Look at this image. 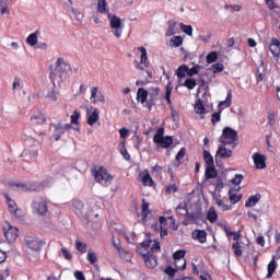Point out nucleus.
<instances>
[{"mask_svg": "<svg viewBox=\"0 0 280 280\" xmlns=\"http://www.w3.org/2000/svg\"><path fill=\"white\" fill-rule=\"evenodd\" d=\"M50 74L49 80L52 83L54 89H56V80H58L59 83L65 82L67 78H69V71L71 70V65H69L67 61H65V58L59 57L54 66L49 67Z\"/></svg>", "mask_w": 280, "mask_h": 280, "instance_id": "nucleus-1", "label": "nucleus"}, {"mask_svg": "<svg viewBox=\"0 0 280 280\" xmlns=\"http://www.w3.org/2000/svg\"><path fill=\"white\" fill-rule=\"evenodd\" d=\"M220 143L222 145H233V148L237 147L240 138L237 137V131L231 127H224L221 137L219 138Z\"/></svg>", "mask_w": 280, "mask_h": 280, "instance_id": "nucleus-2", "label": "nucleus"}, {"mask_svg": "<svg viewBox=\"0 0 280 280\" xmlns=\"http://www.w3.org/2000/svg\"><path fill=\"white\" fill-rule=\"evenodd\" d=\"M93 176L103 187H108L113 183V175L108 174V171L104 167L93 171Z\"/></svg>", "mask_w": 280, "mask_h": 280, "instance_id": "nucleus-3", "label": "nucleus"}, {"mask_svg": "<svg viewBox=\"0 0 280 280\" xmlns=\"http://www.w3.org/2000/svg\"><path fill=\"white\" fill-rule=\"evenodd\" d=\"M163 135H165V129L159 128L153 137V141L158 145H161V148L167 149L172 143H174V138H172V136L164 137Z\"/></svg>", "mask_w": 280, "mask_h": 280, "instance_id": "nucleus-4", "label": "nucleus"}, {"mask_svg": "<svg viewBox=\"0 0 280 280\" xmlns=\"http://www.w3.org/2000/svg\"><path fill=\"white\" fill-rule=\"evenodd\" d=\"M107 19L109 20V25L112 27L114 36L116 38H121V34H124V28L121 27V20L119 16L113 13H107Z\"/></svg>", "mask_w": 280, "mask_h": 280, "instance_id": "nucleus-5", "label": "nucleus"}, {"mask_svg": "<svg viewBox=\"0 0 280 280\" xmlns=\"http://www.w3.org/2000/svg\"><path fill=\"white\" fill-rule=\"evenodd\" d=\"M32 209L34 213H38V215H44V213H47L49 207L47 205V200H45L43 197H36L32 201Z\"/></svg>", "mask_w": 280, "mask_h": 280, "instance_id": "nucleus-6", "label": "nucleus"}, {"mask_svg": "<svg viewBox=\"0 0 280 280\" xmlns=\"http://www.w3.org/2000/svg\"><path fill=\"white\" fill-rule=\"evenodd\" d=\"M187 252L184 249H178L173 254V259L177 270H185L187 268V260H185V255Z\"/></svg>", "mask_w": 280, "mask_h": 280, "instance_id": "nucleus-7", "label": "nucleus"}, {"mask_svg": "<svg viewBox=\"0 0 280 280\" xmlns=\"http://www.w3.org/2000/svg\"><path fill=\"white\" fill-rule=\"evenodd\" d=\"M3 233L9 244L16 242V238L19 237V229L12 226L10 223L7 224V228H3Z\"/></svg>", "mask_w": 280, "mask_h": 280, "instance_id": "nucleus-8", "label": "nucleus"}, {"mask_svg": "<svg viewBox=\"0 0 280 280\" xmlns=\"http://www.w3.org/2000/svg\"><path fill=\"white\" fill-rule=\"evenodd\" d=\"M233 156V151L231 149H228L224 144H220L218 147L217 153H215V163L217 165H220L219 159H231Z\"/></svg>", "mask_w": 280, "mask_h": 280, "instance_id": "nucleus-9", "label": "nucleus"}, {"mask_svg": "<svg viewBox=\"0 0 280 280\" xmlns=\"http://www.w3.org/2000/svg\"><path fill=\"white\" fill-rule=\"evenodd\" d=\"M25 244L32 250L40 252L43 246H45V244H47V243L45 241L39 240V238L26 237L25 238Z\"/></svg>", "mask_w": 280, "mask_h": 280, "instance_id": "nucleus-10", "label": "nucleus"}, {"mask_svg": "<svg viewBox=\"0 0 280 280\" xmlns=\"http://www.w3.org/2000/svg\"><path fill=\"white\" fill-rule=\"evenodd\" d=\"M149 100L147 102V108H149V112L152 110V106H154L156 102V97H159V93H161V89L159 88H150L149 91Z\"/></svg>", "mask_w": 280, "mask_h": 280, "instance_id": "nucleus-11", "label": "nucleus"}, {"mask_svg": "<svg viewBox=\"0 0 280 280\" xmlns=\"http://www.w3.org/2000/svg\"><path fill=\"white\" fill-rule=\"evenodd\" d=\"M142 257L144 259V264H145L147 268H156V266H159L156 256L154 254H152V252L142 254Z\"/></svg>", "mask_w": 280, "mask_h": 280, "instance_id": "nucleus-12", "label": "nucleus"}, {"mask_svg": "<svg viewBox=\"0 0 280 280\" xmlns=\"http://www.w3.org/2000/svg\"><path fill=\"white\" fill-rule=\"evenodd\" d=\"M253 160L256 166V170H266V155L260 153H254Z\"/></svg>", "mask_w": 280, "mask_h": 280, "instance_id": "nucleus-13", "label": "nucleus"}, {"mask_svg": "<svg viewBox=\"0 0 280 280\" xmlns=\"http://www.w3.org/2000/svg\"><path fill=\"white\" fill-rule=\"evenodd\" d=\"M86 113H88V125L95 126V124L100 121V109L94 108L93 113H91L89 108H86Z\"/></svg>", "mask_w": 280, "mask_h": 280, "instance_id": "nucleus-14", "label": "nucleus"}, {"mask_svg": "<svg viewBox=\"0 0 280 280\" xmlns=\"http://www.w3.org/2000/svg\"><path fill=\"white\" fill-rule=\"evenodd\" d=\"M269 50L271 51L272 56L279 58L280 56V42L277 37L271 38V43L269 45Z\"/></svg>", "mask_w": 280, "mask_h": 280, "instance_id": "nucleus-15", "label": "nucleus"}, {"mask_svg": "<svg viewBox=\"0 0 280 280\" xmlns=\"http://www.w3.org/2000/svg\"><path fill=\"white\" fill-rule=\"evenodd\" d=\"M52 128H55V131L52 133V137L55 138V141H60V137L65 133V125L62 122L58 124H51Z\"/></svg>", "mask_w": 280, "mask_h": 280, "instance_id": "nucleus-16", "label": "nucleus"}, {"mask_svg": "<svg viewBox=\"0 0 280 280\" xmlns=\"http://www.w3.org/2000/svg\"><path fill=\"white\" fill-rule=\"evenodd\" d=\"M148 96H149L148 90L143 88L138 89V92H137L138 102H141V104H145V103L148 104Z\"/></svg>", "mask_w": 280, "mask_h": 280, "instance_id": "nucleus-17", "label": "nucleus"}, {"mask_svg": "<svg viewBox=\"0 0 280 280\" xmlns=\"http://www.w3.org/2000/svg\"><path fill=\"white\" fill-rule=\"evenodd\" d=\"M259 200H261V195L260 194L249 196L248 199L245 202L246 209H250V207H255V205H257V202H259Z\"/></svg>", "mask_w": 280, "mask_h": 280, "instance_id": "nucleus-18", "label": "nucleus"}, {"mask_svg": "<svg viewBox=\"0 0 280 280\" xmlns=\"http://www.w3.org/2000/svg\"><path fill=\"white\" fill-rule=\"evenodd\" d=\"M192 237L195 240H198V242H200V244H205V242H207V231L196 230L195 232H192Z\"/></svg>", "mask_w": 280, "mask_h": 280, "instance_id": "nucleus-19", "label": "nucleus"}, {"mask_svg": "<svg viewBox=\"0 0 280 280\" xmlns=\"http://www.w3.org/2000/svg\"><path fill=\"white\" fill-rule=\"evenodd\" d=\"M198 220H200V212H188L186 221H184V225L187 226V224L198 222Z\"/></svg>", "mask_w": 280, "mask_h": 280, "instance_id": "nucleus-20", "label": "nucleus"}, {"mask_svg": "<svg viewBox=\"0 0 280 280\" xmlns=\"http://www.w3.org/2000/svg\"><path fill=\"white\" fill-rule=\"evenodd\" d=\"M205 176L207 180H210L211 178H218V171L215 170V166H207Z\"/></svg>", "mask_w": 280, "mask_h": 280, "instance_id": "nucleus-21", "label": "nucleus"}, {"mask_svg": "<svg viewBox=\"0 0 280 280\" xmlns=\"http://www.w3.org/2000/svg\"><path fill=\"white\" fill-rule=\"evenodd\" d=\"M38 34H40V31L30 34L26 38V44L34 47L38 43Z\"/></svg>", "mask_w": 280, "mask_h": 280, "instance_id": "nucleus-22", "label": "nucleus"}, {"mask_svg": "<svg viewBox=\"0 0 280 280\" xmlns=\"http://www.w3.org/2000/svg\"><path fill=\"white\" fill-rule=\"evenodd\" d=\"M138 50L141 52V65H144V67H150V62L148 61V50L145 49V47H139Z\"/></svg>", "mask_w": 280, "mask_h": 280, "instance_id": "nucleus-23", "label": "nucleus"}, {"mask_svg": "<svg viewBox=\"0 0 280 280\" xmlns=\"http://www.w3.org/2000/svg\"><path fill=\"white\" fill-rule=\"evenodd\" d=\"M267 270H268L267 279H272V276L275 275V271L277 270V261L275 260V257L268 264Z\"/></svg>", "mask_w": 280, "mask_h": 280, "instance_id": "nucleus-24", "label": "nucleus"}, {"mask_svg": "<svg viewBox=\"0 0 280 280\" xmlns=\"http://www.w3.org/2000/svg\"><path fill=\"white\" fill-rule=\"evenodd\" d=\"M195 110L198 115H207V108L205 107L202 100H197L195 104Z\"/></svg>", "mask_w": 280, "mask_h": 280, "instance_id": "nucleus-25", "label": "nucleus"}, {"mask_svg": "<svg viewBox=\"0 0 280 280\" xmlns=\"http://www.w3.org/2000/svg\"><path fill=\"white\" fill-rule=\"evenodd\" d=\"M189 72V67L187 65H182L178 67L177 71H176V75L179 80H183V78H185V75H188Z\"/></svg>", "mask_w": 280, "mask_h": 280, "instance_id": "nucleus-26", "label": "nucleus"}, {"mask_svg": "<svg viewBox=\"0 0 280 280\" xmlns=\"http://www.w3.org/2000/svg\"><path fill=\"white\" fill-rule=\"evenodd\" d=\"M203 161L208 165V167L215 166V162L213 161V155H211V152L207 150L203 151Z\"/></svg>", "mask_w": 280, "mask_h": 280, "instance_id": "nucleus-27", "label": "nucleus"}, {"mask_svg": "<svg viewBox=\"0 0 280 280\" xmlns=\"http://www.w3.org/2000/svg\"><path fill=\"white\" fill-rule=\"evenodd\" d=\"M176 213L177 215H188L189 213V210L187 209V203L184 202V203H179L176 208Z\"/></svg>", "mask_w": 280, "mask_h": 280, "instance_id": "nucleus-28", "label": "nucleus"}, {"mask_svg": "<svg viewBox=\"0 0 280 280\" xmlns=\"http://www.w3.org/2000/svg\"><path fill=\"white\" fill-rule=\"evenodd\" d=\"M97 12H100L101 14H110V12H108V9H106V0H98Z\"/></svg>", "mask_w": 280, "mask_h": 280, "instance_id": "nucleus-29", "label": "nucleus"}, {"mask_svg": "<svg viewBox=\"0 0 280 280\" xmlns=\"http://www.w3.org/2000/svg\"><path fill=\"white\" fill-rule=\"evenodd\" d=\"M231 100H233V93L229 91L225 101L219 103V108H222V106L229 108L232 104Z\"/></svg>", "mask_w": 280, "mask_h": 280, "instance_id": "nucleus-30", "label": "nucleus"}, {"mask_svg": "<svg viewBox=\"0 0 280 280\" xmlns=\"http://www.w3.org/2000/svg\"><path fill=\"white\" fill-rule=\"evenodd\" d=\"M4 197L7 198L9 210L11 211V213H16V210L19 209L16 207V202L12 200L8 195H4Z\"/></svg>", "mask_w": 280, "mask_h": 280, "instance_id": "nucleus-31", "label": "nucleus"}, {"mask_svg": "<svg viewBox=\"0 0 280 280\" xmlns=\"http://www.w3.org/2000/svg\"><path fill=\"white\" fill-rule=\"evenodd\" d=\"M179 27L184 32V34H187V36H194V27L191 25L180 23Z\"/></svg>", "mask_w": 280, "mask_h": 280, "instance_id": "nucleus-32", "label": "nucleus"}, {"mask_svg": "<svg viewBox=\"0 0 280 280\" xmlns=\"http://www.w3.org/2000/svg\"><path fill=\"white\" fill-rule=\"evenodd\" d=\"M200 69H202V66L196 65L192 68H188V77L194 78V75H198L200 73Z\"/></svg>", "mask_w": 280, "mask_h": 280, "instance_id": "nucleus-33", "label": "nucleus"}, {"mask_svg": "<svg viewBox=\"0 0 280 280\" xmlns=\"http://www.w3.org/2000/svg\"><path fill=\"white\" fill-rule=\"evenodd\" d=\"M120 153L124 156L125 161H130V153H128V149H126V141L120 142Z\"/></svg>", "mask_w": 280, "mask_h": 280, "instance_id": "nucleus-34", "label": "nucleus"}, {"mask_svg": "<svg viewBox=\"0 0 280 280\" xmlns=\"http://www.w3.org/2000/svg\"><path fill=\"white\" fill-rule=\"evenodd\" d=\"M197 82L195 79H187L184 83L183 86H186V89H188L189 91L196 89L197 86Z\"/></svg>", "mask_w": 280, "mask_h": 280, "instance_id": "nucleus-35", "label": "nucleus"}, {"mask_svg": "<svg viewBox=\"0 0 280 280\" xmlns=\"http://www.w3.org/2000/svg\"><path fill=\"white\" fill-rule=\"evenodd\" d=\"M37 120L38 124H45L47 121V116H45L43 113H38L37 115H33L31 117V121Z\"/></svg>", "mask_w": 280, "mask_h": 280, "instance_id": "nucleus-36", "label": "nucleus"}, {"mask_svg": "<svg viewBox=\"0 0 280 280\" xmlns=\"http://www.w3.org/2000/svg\"><path fill=\"white\" fill-rule=\"evenodd\" d=\"M210 71L212 73H222L224 71V65L218 62L211 66Z\"/></svg>", "mask_w": 280, "mask_h": 280, "instance_id": "nucleus-37", "label": "nucleus"}, {"mask_svg": "<svg viewBox=\"0 0 280 280\" xmlns=\"http://www.w3.org/2000/svg\"><path fill=\"white\" fill-rule=\"evenodd\" d=\"M232 249L234 250V255L236 257H242V245L240 244V242H235L232 244Z\"/></svg>", "mask_w": 280, "mask_h": 280, "instance_id": "nucleus-38", "label": "nucleus"}, {"mask_svg": "<svg viewBox=\"0 0 280 280\" xmlns=\"http://www.w3.org/2000/svg\"><path fill=\"white\" fill-rule=\"evenodd\" d=\"M209 222H215L218 220V212H215L214 208H210L207 214Z\"/></svg>", "mask_w": 280, "mask_h": 280, "instance_id": "nucleus-39", "label": "nucleus"}, {"mask_svg": "<svg viewBox=\"0 0 280 280\" xmlns=\"http://www.w3.org/2000/svg\"><path fill=\"white\" fill-rule=\"evenodd\" d=\"M174 88H172V83H168L166 85V92H165V100L167 102V104H172V91Z\"/></svg>", "mask_w": 280, "mask_h": 280, "instance_id": "nucleus-40", "label": "nucleus"}, {"mask_svg": "<svg viewBox=\"0 0 280 280\" xmlns=\"http://www.w3.org/2000/svg\"><path fill=\"white\" fill-rule=\"evenodd\" d=\"M229 198L233 205L240 202L242 200V195L233 194L232 190H229Z\"/></svg>", "mask_w": 280, "mask_h": 280, "instance_id": "nucleus-41", "label": "nucleus"}, {"mask_svg": "<svg viewBox=\"0 0 280 280\" xmlns=\"http://www.w3.org/2000/svg\"><path fill=\"white\" fill-rule=\"evenodd\" d=\"M142 183L143 185H148L149 187H152V185H154V179H152V176L149 173H147L142 177Z\"/></svg>", "mask_w": 280, "mask_h": 280, "instance_id": "nucleus-42", "label": "nucleus"}, {"mask_svg": "<svg viewBox=\"0 0 280 280\" xmlns=\"http://www.w3.org/2000/svg\"><path fill=\"white\" fill-rule=\"evenodd\" d=\"M22 159L23 156H31V159H36L38 156V150H31V151H23L22 154L20 155Z\"/></svg>", "mask_w": 280, "mask_h": 280, "instance_id": "nucleus-43", "label": "nucleus"}, {"mask_svg": "<svg viewBox=\"0 0 280 280\" xmlns=\"http://www.w3.org/2000/svg\"><path fill=\"white\" fill-rule=\"evenodd\" d=\"M176 28V23L168 21V28L166 31V36H174L176 32L174 31Z\"/></svg>", "mask_w": 280, "mask_h": 280, "instance_id": "nucleus-44", "label": "nucleus"}, {"mask_svg": "<svg viewBox=\"0 0 280 280\" xmlns=\"http://www.w3.org/2000/svg\"><path fill=\"white\" fill-rule=\"evenodd\" d=\"M40 189H43V184L40 183L28 184V191H40Z\"/></svg>", "mask_w": 280, "mask_h": 280, "instance_id": "nucleus-45", "label": "nucleus"}, {"mask_svg": "<svg viewBox=\"0 0 280 280\" xmlns=\"http://www.w3.org/2000/svg\"><path fill=\"white\" fill-rule=\"evenodd\" d=\"M206 60H207L208 65L215 62V60H218V52L212 51V52L208 54L206 57Z\"/></svg>", "mask_w": 280, "mask_h": 280, "instance_id": "nucleus-46", "label": "nucleus"}, {"mask_svg": "<svg viewBox=\"0 0 280 280\" xmlns=\"http://www.w3.org/2000/svg\"><path fill=\"white\" fill-rule=\"evenodd\" d=\"M60 253L68 261H71V259H73V255H71V252H69V249L62 247Z\"/></svg>", "mask_w": 280, "mask_h": 280, "instance_id": "nucleus-47", "label": "nucleus"}, {"mask_svg": "<svg viewBox=\"0 0 280 280\" xmlns=\"http://www.w3.org/2000/svg\"><path fill=\"white\" fill-rule=\"evenodd\" d=\"M80 119V112L74 110L73 115L71 116V124H74V126H80V121H78Z\"/></svg>", "mask_w": 280, "mask_h": 280, "instance_id": "nucleus-48", "label": "nucleus"}, {"mask_svg": "<svg viewBox=\"0 0 280 280\" xmlns=\"http://www.w3.org/2000/svg\"><path fill=\"white\" fill-rule=\"evenodd\" d=\"M213 185L215 187V191H220V190L224 189V180L220 177L215 180V183Z\"/></svg>", "mask_w": 280, "mask_h": 280, "instance_id": "nucleus-49", "label": "nucleus"}, {"mask_svg": "<svg viewBox=\"0 0 280 280\" xmlns=\"http://www.w3.org/2000/svg\"><path fill=\"white\" fill-rule=\"evenodd\" d=\"M75 246L79 253H86V244L82 243L81 241H75Z\"/></svg>", "mask_w": 280, "mask_h": 280, "instance_id": "nucleus-50", "label": "nucleus"}, {"mask_svg": "<svg viewBox=\"0 0 280 280\" xmlns=\"http://www.w3.org/2000/svg\"><path fill=\"white\" fill-rule=\"evenodd\" d=\"M171 43H173L174 47H180V45H183V37L182 36H174L171 39Z\"/></svg>", "mask_w": 280, "mask_h": 280, "instance_id": "nucleus-51", "label": "nucleus"}, {"mask_svg": "<svg viewBox=\"0 0 280 280\" xmlns=\"http://www.w3.org/2000/svg\"><path fill=\"white\" fill-rule=\"evenodd\" d=\"M88 261H90V264H95L97 261V254H95L94 252H89L88 253Z\"/></svg>", "mask_w": 280, "mask_h": 280, "instance_id": "nucleus-52", "label": "nucleus"}, {"mask_svg": "<svg viewBox=\"0 0 280 280\" xmlns=\"http://www.w3.org/2000/svg\"><path fill=\"white\" fill-rule=\"evenodd\" d=\"M185 154H187V149L182 148L178 153L175 156V161H180L182 159H185Z\"/></svg>", "mask_w": 280, "mask_h": 280, "instance_id": "nucleus-53", "label": "nucleus"}, {"mask_svg": "<svg viewBox=\"0 0 280 280\" xmlns=\"http://www.w3.org/2000/svg\"><path fill=\"white\" fill-rule=\"evenodd\" d=\"M72 206L74 207V209H77V211H82L84 209V202H82L81 200H74Z\"/></svg>", "mask_w": 280, "mask_h": 280, "instance_id": "nucleus-54", "label": "nucleus"}, {"mask_svg": "<svg viewBox=\"0 0 280 280\" xmlns=\"http://www.w3.org/2000/svg\"><path fill=\"white\" fill-rule=\"evenodd\" d=\"M47 98L51 100V102H58V93L56 92V90H52L51 92H49L47 94Z\"/></svg>", "mask_w": 280, "mask_h": 280, "instance_id": "nucleus-55", "label": "nucleus"}, {"mask_svg": "<svg viewBox=\"0 0 280 280\" xmlns=\"http://www.w3.org/2000/svg\"><path fill=\"white\" fill-rule=\"evenodd\" d=\"M242 180H244V175L242 174H236L235 177L232 179V183L234 185H241Z\"/></svg>", "mask_w": 280, "mask_h": 280, "instance_id": "nucleus-56", "label": "nucleus"}, {"mask_svg": "<svg viewBox=\"0 0 280 280\" xmlns=\"http://www.w3.org/2000/svg\"><path fill=\"white\" fill-rule=\"evenodd\" d=\"M177 271H178L177 269H174L173 267H170V266L165 268V273L168 277H176Z\"/></svg>", "mask_w": 280, "mask_h": 280, "instance_id": "nucleus-57", "label": "nucleus"}, {"mask_svg": "<svg viewBox=\"0 0 280 280\" xmlns=\"http://www.w3.org/2000/svg\"><path fill=\"white\" fill-rule=\"evenodd\" d=\"M221 113H222V112L212 114L211 122L213 124V126H215V124H218V121H220V119H221V116H220Z\"/></svg>", "mask_w": 280, "mask_h": 280, "instance_id": "nucleus-58", "label": "nucleus"}, {"mask_svg": "<svg viewBox=\"0 0 280 280\" xmlns=\"http://www.w3.org/2000/svg\"><path fill=\"white\" fill-rule=\"evenodd\" d=\"M166 191L168 194H176V191H178V186H176V184H171L167 186Z\"/></svg>", "mask_w": 280, "mask_h": 280, "instance_id": "nucleus-59", "label": "nucleus"}, {"mask_svg": "<svg viewBox=\"0 0 280 280\" xmlns=\"http://www.w3.org/2000/svg\"><path fill=\"white\" fill-rule=\"evenodd\" d=\"M265 3H267L269 10H275L279 8V5L275 3V0H265Z\"/></svg>", "mask_w": 280, "mask_h": 280, "instance_id": "nucleus-60", "label": "nucleus"}, {"mask_svg": "<svg viewBox=\"0 0 280 280\" xmlns=\"http://www.w3.org/2000/svg\"><path fill=\"white\" fill-rule=\"evenodd\" d=\"M105 97H104V94H102V92H100L97 95H96V98H94L92 102L93 104H97V102H105Z\"/></svg>", "mask_w": 280, "mask_h": 280, "instance_id": "nucleus-61", "label": "nucleus"}, {"mask_svg": "<svg viewBox=\"0 0 280 280\" xmlns=\"http://www.w3.org/2000/svg\"><path fill=\"white\" fill-rule=\"evenodd\" d=\"M211 36H212V32L208 31L207 32V36H200V40H203V43H209V40H211Z\"/></svg>", "mask_w": 280, "mask_h": 280, "instance_id": "nucleus-62", "label": "nucleus"}, {"mask_svg": "<svg viewBox=\"0 0 280 280\" xmlns=\"http://www.w3.org/2000/svg\"><path fill=\"white\" fill-rule=\"evenodd\" d=\"M142 248H149L150 246H152V240L148 238L147 241H143L141 243Z\"/></svg>", "mask_w": 280, "mask_h": 280, "instance_id": "nucleus-63", "label": "nucleus"}, {"mask_svg": "<svg viewBox=\"0 0 280 280\" xmlns=\"http://www.w3.org/2000/svg\"><path fill=\"white\" fill-rule=\"evenodd\" d=\"M74 277L77 280H85L84 273L82 271H75Z\"/></svg>", "mask_w": 280, "mask_h": 280, "instance_id": "nucleus-64", "label": "nucleus"}]
</instances>
